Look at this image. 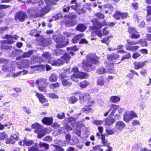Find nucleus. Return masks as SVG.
Instances as JSON below:
<instances>
[{
  "mask_svg": "<svg viewBox=\"0 0 151 151\" xmlns=\"http://www.w3.org/2000/svg\"><path fill=\"white\" fill-rule=\"evenodd\" d=\"M114 55L113 54H109L107 56V59L109 60H114Z\"/></svg>",
  "mask_w": 151,
  "mask_h": 151,
  "instance_id": "nucleus-62",
  "label": "nucleus"
},
{
  "mask_svg": "<svg viewBox=\"0 0 151 151\" xmlns=\"http://www.w3.org/2000/svg\"><path fill=\"white\" fill-rule=\"evenodd\" d=\"M29 66L28 62L27 61H24L21 63L20 66H18V68L19 69H22L23 68H27Z\"/></svg>",
  "mask_w": 151,
  "mask_h": 151,
  "instance_id": "nucleus-26",
  "label": "nucleus"
},
{
  "mask_svg": "<svg viewBox=\"0 0 151 151\" xmlns=\"http://www.w3.org/2000/svg\"><path fill=\"white\" fill-rule=\"evenodd\" d=\"M86 27L82 24H79L77 27V30L81 32L84 31L86 29Z\"/></svg>",
  "mask_w": 151,
  "mask_h": 151,
  "instance_id": "nucleus-30",
  "label": "nucleus"
},
{
  "mask_svg": "<svg viewBox=\"0 0 151 151\" xmlns=\"http://www.w3.org/2000/svg\"><path fill=\"white\" fill-rule=\"evenodd\" d=\"M74 74L71 76V79L75 82H78L77 78L82 79L86 78L88 76L87 73L79 72L78 71V68L77 67L73 68L72 69Z\"/></svg>",
  "mask_w": 151,
  "mask_h": 151,
  "instance_id": "nucleus-4",
  "label": "nucleus"
},
{
  "mask_svg": "<svg viewBox=\"0 0 151 151\" xmlns=\"http://www.w3.org/2000/svg\"><path fill=\"white\" fill-rule=\"evenodd\" d=\"M53 38L57 42V47L58 48H60L64 46V44L63 43L65 38L63 36H60L59 38V37L57 36L53 35Z\"/></svg>",
  "mask_w": 151,
  "mask_h": 151,
  "instance_id": "nucleus-10",
  "label": "nucleus"
},
{
  "mask_svg": "<svg viewBox=\"0 0 151 151\" xmlns=\"http://www.w3.org/2000/svg\"><path fill=\"white\" fill-rule=\"evenodd\" d=\"M128 14L127 13H122L120 11H118L115 12L114 15V17L116 19H119L122 18L125 19L129 17Z\"/></svg>",
  "mask_w": 151,
  "mask_h": 151,
  "instance_id": "nucleus-8",
  "label": "nucleus"
},
{
  "mask_svg": "<svg viewBox=\"0 0 151 151\" xmlns=\"http://www.w3.org/2000/svg\"><path fill=\"white\" fill-rule=\"evenodd\" d=\"M83 34L82 33L77 35L72 40V42L74 43L77 42L80 38L83 37Z\"/></svg>",
  "mask_w": 151,
  "mask_h": 151,
  "instance_id": "nucleus-23",
  "label": "nucleus"
},
{
  "mask_svg": "<svg viewBox=\"0 0 151 151\" xmlns=\"http://www.w3.org/2000/svg\"><path fill=\"white\" fill-rule=\"evenodd\" d=\"M58 80V76L55 73H52L49 78V81L51 82H55Z\"/></svg>",
  "mask_w": 151,
  "mask_h": 151,
  "instance_id": "nucleus-21",
  "label": "nucleus"
},
{
  "mask_svg": "<svg viewBox=\"0 0 151 151\" xmlns=\"http://www.w3.org/2000/svg\"><path fill=\"white\" fill-rule=\"evenodd\" d=\"M86 58L87 60H84L82 62V68L85 70H87L86 67H91L92 64H97L99 63V58L95 54L90 53L86 56Z\"/></svg>",
  "mask_w": 151,
  "mask_h": 151,
  "instance_id": "nucleus-3",
  "label": "nucleus"
},
{
  "mask_svg": "<svg viewBox=\"0 0 151 151\" xmlns=\"http://www.w3.org/2000/svg\"><path fill=\"white\" fill-rule=\"evenodd\" d=\"M31 36H37L39 35L37 30L34 29L32 30L30 33Z\"/></svg>",
  "mask_w": 151,
  "mask_h": 151,
  "instance_id": "nucleus-39",
  "label": "nucleus"
},
{
  "mask_svg": "<svg viewBox=\"0 0 151 151\" xmlns=\"http://www.w3.org/2000/svg\"><path fill=\"white\" fill-rule=\"evenodd\" d=\"M5 37L6 38L8 39L4 40L3 41L5 43L10 44H12L14 42V41L13 39L17 40L18 37V36L16 35L13 36L7 35Z\"/></svg>",
  "mask_w": 151,
  "mask_h": 151,
  "instance_id": "nucleus-11",
  "label": "nucleus"
},
{
  "mask_svg": "<svg viewBox=\"0 0 151 151\" xmlns=\"http://www.w3.org/2000/svg\"><path fill=\"white\" fill-rule=\"evenodd\" d=\"M131 38L132 39H137L140 37V34L138 33H134L131 35Z\"/></svg>",
  "mask_w": 151,
  "mask_h": 151,
  "instance_id": "nucleus-52",
  "label": "nucleus"
},
{
  "mask_svg": "<svg viewBox=\"0 0 151 151\" xmlns=\"http://www.w3.org/2000/svg\"><path fill=\"white\" fill-rule=\"evenodd\" d=\"M60 86V84L58 82L51 83L49 86L50 88L52 89L57 88L59 87Z\"/></svg>",
  "mask_w": 151,
  "mask_h": 151,
  "instance_id": "nucleus-33",
  "label": "nucleus"
},
{
  "mask_svg": "<svg viewBox=\"0 0 151 151\" xmlns=\"http://www.w3.org/2000/svg\"><path fill=\"white\" fill-rule=\"evenodd\" d=\"M22 109L23 111L26 112L28 114H30L31 113V110L28 107L23 106L22 107Z\"/></svg>",
  "mask_w": 151,
  "mask_h": 151,
  "instance_id": "nucleus-45",
  "label": "nucleus"
},
{
  "mask_svg": "<svg viewBox=\"0 0 151 151\" xmlns=\"http://www.w3.org/2000/svg\"><path fill=\"white\" fill-rule=\"evenodd\" d=\"M63 33L65 37H72L73 35V33L67 32H63Z\"/></svg>",
  "mask_w": 151,
  "mask_h": 151,
  "instance_id": "nucleus-53",
  "label": "nucleus"
},
{
  "mask_svg": "<svg viewBox=\"0 0 151 151\" xmlns=\"http://www.w3.org/2000/svg\"><path fill=\"white\" fill-rule=\"evenodd\" d=\"M47 79L41 78L37 79L36 82L38 89L41 91H46V87L47 85Z\"/></svg>",
  "mask_w": 151,
  "mask_h": 151,
  "instance_id": "nucleus-6",
  "label": "nucleus"
},
{
  "mask_svg": "<svg viewBox=\"0 0 151 151\" xmlns=\"http://www.w3.org/2000/svg\"><path fill=\"white\" fill-rule=\"evenodd\" d=\"M134 117H137V115L134 111L127 110L124 114L123 120L126 122H128Z\"/></svg>",
  "mask_w": 151,
  "mask_h": 151,
  "instance_id": "nucleus-7",
  "label": "nucleus"
},
{
  "mask_svg": "<svg viewBox=\"0 0 151 151\" xmlns=\"http://www.w3.org/2000/svg\"><path fill=\"white\" fill-rule=\"evenodd\" d=\"M127 44L130 45H135L138 44V41H131L129 40H127Z\"/></svg>",
  "mask_w": 151,
  "mask_h": 151,
  "instance_id": "nucleus-51",
  "label": "nucleus"
},
{
  "mask_svg": "<svg viewBox=\"0 0 151 151\" xmlns=\"http://www.w3.org/2000/svg\"><path fill=\"white\" fill-rule=\"evenodd\" d=\"M27 17L26 14L23 12H19L17 13L15 17V19L16 20H18L20 22H23Z\"/></svg>",
  "mask_w": 151,
  "mask_h": 151,
  "instance_id": "nucleus-12",
  "label": "nucleus"
},
{
  "mask_svg": "<svg viewBox=\"0 0 151 151\" xmlns=\"http://www.w3.org/2000/svg\"><path fill=\"white\" fill-rule=\"evenodd\" d=\"M44 141H46L48 142H51L52 140V137L49 136H47L45 137L43 139Z\"/></svg>",
  "mask_w": 151,
  "mask_h": 151,
  "instance_id": "nucleus-55",
  "label": "nucleus"
},
{
  "mask_svg": "<svg viewBox=\"0 0 151 151\" xmlns=\"http://www.w3.org/2000/svg\"><path fill=\"white\" fill-rule=\"evenodd\" d=\"M140 74L143 76H145L147 73V71L145 69L143 68L140 71Z\"/></svg>",
  "mask_w": 151,
  "mask_h": 151,
  "instance_id": "nucleus-58",
  "label": "nucleus"
},
{
  "mask_svg": "<svg viewBox=\"0 0 151 151\" xmlns=\"http://www.w3.org/2000/svg\"><path fill=\"white\" fill-rule=\"evenodd\" d=\"M93 123L96 125H101L103 122V121L101 120H96L92 121Z\"/></svg>",
  "mask_w": 151,
  "mask_h": 151,
  "instance_id": "nucleus-40",
  "label": "nucleus"
},
{
  "mask_svg": "<svg viewBox=\"0 0 151 151\" xmlns=\"http://www.w3.org/2000/svg\"><path fill=\"white\" fill-rule=\"evenodd\" d=\"M40 147L42 148L43 147L45 150H48L49 148V145L48 144L40 142L39 144Z\"/></svg>",
  "mask_w": 151,
  "mask_h": 151,
  "instance_id": "nucleus-28",
  "label": "nucleus"
},
{
  "mask_svg": "<svg viewBox=\"0 0 151 151\" xmlns=\"http://www.w3.org/2000/svg\"><path fill=\"white\" fill-rule=\"evenodd\" d=\"M149 41L148 36H146L144 39H140L138 41V44L139 43L143 46H147V42Z\"/></svg>",
  "mask_w": 151,
  "mask_h": 151,
  "instance_id": "nucleus-20",
  "label": "nucleus"
},
{
  "mask_svg": "<svg viewBox=\"0 0 151 151\" xmlns=\"http://www.w3.org/2000/svg\"><path fill=\"white\" fill-rule=\"evenodd\" d=\"M97 84L98 85L102 86L104 84V79L103 77H101L99 78L97 82Z\"/></svg>",
  "mask_w": 151,
  "mask_h": 151,
  "instance_id": "nucleus-32",
  "label": "nucleus"
},
{
  "mask_svg": "<svg viewBox=\"0 0 151 151\" xmlns=\"http://www.w3.org/2000/svg\"><path fill=\"white\" fill-rule=\"evenodd\" d=\"M7 137V135L4 132L0 133V140L6 139Z\"/></svg>",
  "mask_w": 151,
  "mask_h": 151,
  "instance_id": "nucleus-35",
  "label": "nucleus"
},
{
  "mask_svg": "<svg viewBox=\"0 0 151 151\" xmlns=\"http://www.w3.org/2000/svg\"><path fill=\"white\" fill-rule=\"evenodd\" d=\"M70 4H73L71 6V8L74 9H77L76 1V0H73L70 2Z\"/></svg>",
  "mask_w": 151,
  "mask_h": 151,
  "instance_id": "nucleus-41",
  "label": "nucleus"
},
{
  "mask_svg": "<svg viewBox=\"0 0 151 151\" xmlns=\"http://www.w3.org/2000/svg\"><path fill=\"white\" fill-rule=\"evenodd\" d=\"M132 124L134 126L137 125H139L140 124V122L138 120H135L132 121Z\"/></svg>",
  "mask_w": 151,
  "mask_h": 151,
  "instance_id": "nucleus-64",
  "label": "nucleus"
},
{
  "mask_svg": "<svg viewBox=\"0 0 151 151\" xmlns=\"http://www.w3.org/2000/svg\"><path fill=\"white\" fill-rule=\"evenodd\" d=\"M67 76V74L65 72H64L60 73L59 76V78L60 79L62 80L65 79V78H66Z\"/></svg>",
  "mask_w": 151,
  "mask_h": 151,
  "instance_id": "nucleus-47",
  "label": "nucleus"
},
{
  "mask_svg": "<svg viewBox=\"0 0 151 151\" xmlns=\"http://www.w3.org/2000/svg\"><path fill=\"white\" fill-rule=\"evenodd\" d=\"M92 109L91 108H83L82 109L81 111H82L83 112H87L86 113L87 114L89 112L92 111Z\"/></svg>",
  "mask_w": 151,
  "mask_h": 151,
  "instance_id": "nucleus-63",
  "label": "nucleus"
},
{
  "mask_svg": "<svg viewBox=\"0 0 151 151\" xmlns=\"http://www.w3.org/2000/svg\"><path fill=\"white\" fill-rule=\"evenodd\" d=\"M27 70H24L22 72L20 71L16 73H14L13 74V76L14 77H17L21 75L22 73H23V75H25L27 73Z\"/></svg>",
  "mask_w": 151,
  "mask_h": 151,
  "instance_id": "nucleus-36",
  "label": "nucleus"
},
{
  "mask_svg": "<svg viewBox=\"0 0 151 151\" xmlns=\"http://www.w3.org/2000/svg\"><path fill=\"white\" fill-rule=\"evenodd\" d=\"M104 7L105 8H108L109 9V10H106L105 12L106 13L111 14V13L113 9V7L110 4H106L104 6Z\"/></svg>",
  "mask_w": 151,
  "mask_h": 151,
  "instance_id": "nucleus-24",
  "label": "nucleus"
},
{
  "mask_svg": "<svg viewBox=\"0 0 151 151\" xmlns=\"http://www.w3.org/2000/svg\"><path fill=\"white\" fill-rule=\"evenodd\" d=\"M57 117L60 119H62L65 118V114L64 113L62 112L57 114Z\"/></svg>",
  "mask_w": 151,
  "mask_h": 151,
  "instance_id": "nucleus-43",
  "label": "nucleus"
},
{
  "mask_svg": "<svg viewBox=\"0 0 151 151\" xmlns=\"http://www.w3.org/2000/svg\"><path fill=\"white\" fill-rule=\"evenodd\" d=\"M106 130V132L109 135H112L114 133H116V132H114V129L113 130L111 129H107Z\"/></svg>",
  "mask_w": 151,
  "mask_h": 151,
  "instance_id": "nucleus-60",
  "label": "nucleus"
},
{
  "mask_svg": "<svg viewBox=\"0 0 151 151\" xmlns=\"http://www.w3.org/2000/svg\"><path fill=\"white\" fill-rule=\"evenodd\" d=\"M97 72L99 74H102L106 73V71L104 68L101 67L98 69Z\"/></svg>",
  "mask_w": 151,
  "mask_h": 151,
  "instance_id": "nucleus-46",
  "label": "nucleus"
},
{
  "mask_svg": "<svg viewBox=\"0 0 151 151\" xmlns=\"http://www.w3.org/2000/svg\"><path fill=\"white\" fill-rule=\"evenodd\" d=\"M33 53L32 51H30L28 52L24 53L23 55L24 57H29Z\"/></svg>",
  "mask_w": 151,
  "mask_h": 151,
  "instance_id": "nucleus-50",
  "label": "nucleus"
},
{
  "mask_svg": "<svg viewBox=\"0 0 151 151\" xmlns=\"http://www.w3.org/2000/svg\"><path fill=\"white\" fill-rule=\"evenodd\" d=\"M91 98V96L88 93H85L80 95L79 99L81 102L88 103Z\"/></svg>",
  "mask_w": 151,
  "mask_h": 151,
  "instance_id": "nucleus-13",
  "label": "nucleus"
},
{
  "mask_svg": "<svg viewBox=\"0 0 151 151\" xmlns=\"http://www.w3.org/2000/svg\"><path fill=\"white\" fill-rule=\"evenodd\" d=\"M51 145L55 148V151H64L62 148L58 146L53 144L52 145Z\"/></svg>",
  "mask_w": 151,
  "mask_h": 151,
  "instance_id": "nucleus-48",
  "label": "nucleus"
},
{
  "mask_svg": "<svg viewBox=\"0 0 151 151\" xmlns=\"http://www.w3.org/2000/svg\"><path fill=\"white\" fill-rule=\"evenodd\" d=\"M125 124L122 121H119L116 122L114 131L118 133L121 131L125 126Z\"/></svg>",
  "mask_w": 151,
  "mask_h": 151,
  "instance_id": "nucleus-9",
  "label": "nucleus"
},
{
  "mask_svg": "<svg viewBox=\"0 0 151 151\" xmlns=\"http://www.w3.org/2000/svg\"><path fill=\"white\" fill-rule=\"evenodd\" d=\"M145 62L140 61H135L133 63L134 68L136 70H138L145 65Z\"/></svg>",
  "mask_w": 151,
  "mask_h": 151,
  "instance_id": "nucleus-15",
  "label": "nucleus"
},
{
  "mask_svg": "<svg viewBox=\"0 0 151 151\" xmlns=\"http://www.w3.org/2000/svg\"><path fill=\"white\" fill-rule=\"evenodd\" d=\"M53 118L52 117H45L42 120V122L44 124L47 125H51L53 122Z\"/></svg>",
  "mask_w": 151,
  "mask_h": 151,
  "instance_id": "nucleus-16",
  "label": "nucleus"
},
{
  "mask_svg": "<svg viewBox=\"0 0 151 151\" xmlns=\"http://www.w3.org/2000/svg\"><path fill=\"white\" fill-rule=\"evenodd\" d=\"M42 56L45 59H47L50 58L51 55L48 52H43Z\"/></svg>",
  "mask_w": 151,
  "mask_h": 151,
  "instance_id": "nucleus-37",
  "label": "nucleus"
},
{
  "mask_svg": "<svg viewBox=\"0 0 151 151\" xmlns=\"http://www.w3.org/2000/svg\"><path fill=\"white\" fill-rule=\"evenodd\" d=\"M92 22L93 27H91L90 28V29L92 32H95L98 36L100 37L102 36V34L101 31L99 30V29L104 25H108L109 26L112 27L114 25L116 24V22H109L108 24H107L105 21L103 22V24H101L96 19H95Z\"/></svg>",
  "mask_w": 151,
  "mask_h": 151,
  "instance_id": "nucleus-2",
  "label": "nucleus"
},
{
  "mask_svg": "<svg viewBox=\"0 0 151 151\" xmlns=\"http://www.w3.org/2000/svg\"><path fill=\"white\" fill-rule=\"evenodd\" d=\"M47 95L52 99H57L58 98V96L54 93H48L47 94Z\"/></svg>",
  "mask_w": 151,
  "mask_h": 151,
  "instance_id": "nucleus-38",
  "label": "nucleus"
},
{
  "mask_svg": "<svg viewBox=\"0 0 151 151\" xmlns=\"http://www.w3.org/2000/svg\"><path fill=\"white\" fill-rule=\"evenodd\" d=\"M62 85L65 87H69L72 84V83L67 79H63L61 81Z\"/></svg>",
  "mask_w": 151,
  "mask_h": 151,
  "instance_id": "nucleus-25",
  "label": "nucleus"
},
{
  "mask_svg": "<svg viewBox=\"0 0 151 151\" xmlns=\"http://www.w3.org/2000/svg\"><path fill=\"white\" fill-rule=\"evenodd\" d=\"M15 66L13 65H7L6 64H4L2 68V70L4 71L8 70V71H11L13 70L15 68Z\"/></svg>",
  "mask_w": 151,
  "mask_h": 151,
  "instance_id": "nucleus-18",
  "label": "nucleus"
},
{
  "mask_svg": "<svg viewBox=\"0 0 151 151\" xmlns=\"http://www.w3.org/2000/svg\"><path fill=\"white\" fill-rule=\"evenodd\" d=\"M23 142L26 146H29L33 145L34 143V141L31 140H28L26 138H25L23 140Z\"/></svg>",
  "mask_w": 151,
  "mask_h": 151,
  "instance_id": "nucleus-31",
  "label": "nucleus"
},
{
  "mask_svg": "<svg viewBox=\"0 0 151 151\" xmlns=\"http://www.w3.org/2000/svg\"><path fill=\"white\" fill-rule=\"evenodd\" d=\"M105 125L110 126L115 122V120L113 118H108L105 119Z\"/></svg>",
  "mask_w": 151,
  "mask_h": 151,
  "instance_id": "nucleus-22",
  "label": "nucleus"
},
{
  "mask_svg": "<svg viewBox=\"0 0 151 151\" xmlns=\"http://www.w3.org/2000/svg\"><path fill=\"white\" fill-rule=\"evenodd\" d=\"M76 119L75 118L70 117L65 119V120L67 121L68 123H71L72 121H76Z\"/></svg>",
  "mask_w": 151,
  "mask_h": 151,
  "instance_id": "nucleus-54",
  "label": "nucleus"
},
{
  "mask_svg": "<svg viewBox=\"0 0 151 151\" xmlns=\"http://www.w3.org/2000/svg\"><path fill=\"white\" fill-rule=\"evenodd\" d=\"M35 92L36 93V96L40 102L41 103L43 104L47 101V99L42 94L36 91Z\"/></svg>",
  "mask_w": 151,
  "mask_h": 151,
  "instance_id": "nucleus-14",
  "label": "nucleus"
},
{
  "mask_svg": "<svg viewBox=\"0 0 151 151\" xmlns=\"http://www.w3.org/2000/svg\"><path fill=\"white\" fill-rule=\"evenodd\" d=\"M95 15L99 18L101 19H103L104 17V15L101 13H96L95 14Z\"/></svg>",
  "mask_w": 151,
  "mask_h": 151,
  "instance_id": "nucleus-56",
  "label": "nucleus"
},
{
  "mask_svg": "<svg viewBox=\"0 0 151 151\" xmlns=\"http://www.w3.org/2000/svg\"><path fill=\"white\" fill-rule=\"evenodd\" d=\"M107 72L109 73L112 74H115L116 73L115 70L114 69H109V68H107Z\"/></svg>",
  "mask_w": 151,
  "mask_h": 151,
  "instance_id": "nucleus-61",
  "label": "nucleus"
},
{
  "mask_svg": "<svg viewBox=\"0 0 151 151\" xmlns=\"http://www.w3.org/2000/svg\"><path fill=\"white\" fill-rule=\"evenodd\" d=\"M141 56V55L137 52L133 53L132 55V58L136 59Z\"/></svg>",
  "mask_w": 151,
  "mask_h": 151,
  "instance_id": "nucleus-57",
  "label": "nucleus"
},
{
  "mask_svg": "<svg viewBox=\"0 0 151 151\" xmlns=\"http://www.w3.org/2000/svg\"><path fill=\"white\" fill-rule=\"evenodd\" d=\"M70 59V57L68 54H65V55L61 57L60 59H58L56 60H52L50 61L52 65H60L63 64L65 62L66 63H68ZM50 62V61H48Z\"/></svg>",
  "mask_w": 151,
  "mask_h": 151,
  "instance_id": "nucleus-5",
  "label": "nucleus"
},
{
  "mask_svg": "<svg viewBox=\"0 0 151 151\" xmlns=\"http://www.w3.org/2000/svg\"><path fill=\"white\" fill-rule=\"evenodd\" d=\"M90 85L89 82L86 81L84 80L79 83L78 86L82 88H86L87 87Z\"/></svg>",
  "mask_w": 151,
  "mask_h": 151,
  "instance_id": "nucleus-19",
  "label": "nucleus"
},
{
  "mask_svg": "<svg viewBox=\"0 0 151 151\" xmlns=\"http://www.w3.org/2000/svg\"><path fill=\"white\" fill-rule=\"evenodd\" d=\"M32 127L33 129H35L34 131H39L42 128V126L37 123L33 124L32 126Z\"/></svg>",
  "mask_w": 151,
  "mask_h": 151,
  "instance_id": "nucleus-29",
  "label": "nucleus"
},
{
  "mask_svg": "<svg viewBox=\"0 0 151 151\" xmlns=\"http://www.w3.org/2000/svg\"><path fill=\"white\" fill-rule=\"evenodd\" d=\"M19 134L18 133H16L15 134H13L11 135V138L15 140H18Z\"/></svg>",
  "mask_w": 151,
  "mask_h": 151,
  "instance_id": "nucleus-49",
  "label": "nucleus"
},
{
  "mask_svg": "<svg viewBox=\"0 0 151 151\" xmlns=\"http://www.w3.org/2000/svg\"><path fill=\"white\" fill-rule=\"evenodd\" d=\"M78 99L76 97L73 96L70 97L69 99V101L71 103L73 104L76 102Z\"/></svg>",
  "mask_w": 151,
  "mask_h": 151,
  "instance_id": "nucleus-42",
  "label": "nucleus"
},
{
  "mask_svg": "<svg viewBox=\"0 0 151 151\" xmlns=\"http://www.w3.org/2000/svg\"><path fill=\"white\" fill-rule=\"evenodd\" d=\"M34 132L38 134L37 137L38 138H41L46 134L45 132L42 128L39 131H34Z\"/></svg>",
  "mask_w": 151,
  "mask_h": 151,
  "instance_id": "nucleus-17",
  "label": "nucleus"
},
{
  "mask_svg": "<svg viewBox=\"0 0 151 151\" xmlns=\"http://www.w3.org/2000/svg\"><path fill=\"white\" fill-rule=\"evenodd\" d=\"M65 24L67 26H72L74 24V22L72 20L66 22Z\"/></svg>",
  "mask_w": 151,
  "mask_h": 151,
  "instance_id": "nucleus-59",
  "label": "nucleus"
},
{
  "mask_svg": "<svg viewBox=\"0 0 151 151\" xmlns=\"http://www.w3.org/2000/svg\"><path fill=\"white\" fill-rule=\"evenodd\" d=\"M140 18V19L138 18L137 20L139 23H140L139 26L141 27H144L145 25V22L142 18Z\"/></svg>",
  "mask_w": 151,
  "mask_h": 151,
  "instance_id": "nucleus-44",
  "label": "nucleus"
},
{
  "mask_svg": "<svg viewBox=\"0 0 151 151\" xmlns=\"http://www.w3.org/2000/svg\"><path fill=\"white\" fill-rule=\"evenodd\" d=\"M30 1L33 3L38 2L39 5L40 6V7L36 8L33 10H29V12L30 14H36L38 17H41L48 13L50 9L49 6L43 8L41 7L44 4V2L42 0H31Z\"/></svg>",
  "mask_w": 151,
  "mask_h": 151,
  "instance_id": "nucleus-1",
  "label": "nucleus"
},
{
  "mask_svg": "<svg viewBox=\"0 0 151 151\" xmlns=\"http://www.w3.org/2000/svg\"><path fill=\"white\" fill-rule=\"evenodd\" d=\"M128 32L131 35L134 33H138L137 30L133 27H129L128 29Z\"/></svg>",
  "mask_w": 151,
  "mask_h": 151,
  "instance_id": "nucleus-34",
  "label": "nucleus"
},
{
  "mask_svg": "<svg viewBox=\"0 0 151 151\" xmlns=\"http://www.w3.org/2000/svg\"><path fill=\"white\" fill-rule=\"evenodd\" d=\"M110 101L114 103H116L119 101L120 100V98L117 96H111L110 98Z\"/></svg>",
  "mask_w": 151,
  "mask_h": 151,
  "instance_id": "nucleus-27",
  "label": "nucleus"
}]
</instances>
